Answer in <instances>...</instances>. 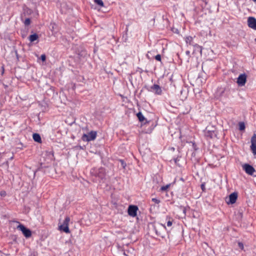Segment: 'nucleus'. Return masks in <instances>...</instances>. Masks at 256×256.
Instances as JSON below:
<instances>
[{"mask_svg":"<svg viewBox=\"0 0 256 256\" xmlns=\"http://www.w3.org/2000/svg\"><path fill=\"white\" fill-rule=\"evenodd\" d=\"M96 132L95 131H91L88 134H84L82 136V139L84 141L90 142L96 139Z\"/></svg>","mask_w":256,"mask_h":256,"instance_id":"nucleus-5","label":"nucleus"},{"mask_svg":"<svg viewBox=\"0 0 256 256\" xmlns=\"http://www.w3.org/2000/svg\"><path fill=\"white\" fill-rule=\"evenodd\" d=\"M30 20L29 18H26L24 22V24L26 26H28L30 24Z\"/></svg>","mask_w":256,"mask_h":256,"instance_id":"nucleus-21","label":"nucleus"},{"mask_svg":"<svg viewBox=\"0 0 256 256\" xmlns=\"http://www.w3.org/2000/svg\"><path fill=\"white\" fill-rule=\"evenodd\" d=\"M16 54L17 58H18V55L17 51H16Z\"/></svg>","mask_w":256,"mask_h":256,"instance_id":"nucleus-31","label":"nucleus"},{"mask_svg":"<svg viewBox=\"0 0 256 256\" xmlns=\"http://www.w3.org/2000/svg\"><path fill=\"white\" fill-rule=\"evenodd\" d=\"M32 138L34 140L38 142L41 143L42 142V139L40 138V136L38 134H34L32 136Z\"/></svg>","mask_w":256,"mask_h":256,"instance_id":"nucleus-14","label":"nucleus"},{"mask_svg":"<svg viewBox=\"0 0 256 256\" xmlns=\"http://www.w3.org/2000/svg\"><path fill=\"white\" fill-rule=\"evenodd\" d=\"M119 162L120 163L121 166L122 168H125V167L126 166V164L122 160H119Z\"/></svg>","mask_w":256,"mask_h":256,"instance_id":"nucleus-20","label":"nucleus"},{"mask_svg":"<svg viewBox=\"0 0 256 256\" xmlns=\"http://www.w3.org/2000/svg\"><path fill=\"white\" fill-rule=\"evenodd\" d=\"M238 246H240V248L242 249L244 248L243 244L241 242H238Z\"/></svg>","mask_w":256,"mask_h":256,"instance_id":"nucleus-30","label":"nucleus"},{"mask_svg":"<svg viewBox=\"0 0 256 256\" xmlns=\"http://www.w3.org/2000/svg\"><path fill=\"white\" fill-rule=\"evenodd\" d=\"M248 26L250 28L256 30V19L254 17H249L248 20Z\"/></svg>","mask_w":256,"mask_h":256,"instance_id":"nucleus-13","label":"nucleus"},{"mask_svg":"<svg viewBox=\"0 0 256 256\" xmlns=\"http://www.w3.org/2000/svg\"><path fill=\"white\" fill-rule=\"evenodd\" d=\"M242 168L247 174L256 177V171L252 166L244 164L242 166Z\"/></svg>","mask_w":256,"mask_h":256,"instance_id":"nucleus-2","label":"nucleus"},{"mask_svg":"<svg viewBox=\"0 0 256 256\" xmlns=\"http://www.w3.org/2000/svg\"><path fill=\"white\" fill-rule=\"evenodd\" d=\"M150 91L154 92L155 94L160 95L162 93L161 88L158 84H154L152 86L150 90Z\"/></svg>","mask_w":256,"mask_h":256,"instance_id":"nucleus-11","label":"nucleus"},{"mask_svg":"<svg viewBox=\"0 0 256 256\" xmlns=\"http://www.w3.org/2000/svg\"><path fill=\"white\" fill-rule=\"evenodd\" d=\"M136 116H137V117L138 118V120L140 122H143L144 120V119H145L144 117V116L142 115V113L141 112H138L136 114Z\"/></svg>","mask_w":256,"mask_h":256,"instance_id":"nucleus-17","label":"nucleus"},{"mask_svg":"<svg viewBox=\"0 0 256 256\" xmlns=\"http://www.w3.org/2000/svg\"><path fill=\"white\" fill-rule=\"evenodd\" d=\"M246 80V75L245 74H240L237 80V83L239 86H244Z\"/></svg>","mask_w":256,"mask_h":256,"instance_id":"nucleus-9","label":"nucleus"},{"mask_svg":"<svg viewBox=\"0 0 256 256\" xmlns=\"http://www.w3.org/2000/svg\"><path fill=\"white\" fill-rule=\"evenodd\" d=\"M18 228L21 230L24 235L27 238H30L32 236L31 231L26 228L24 225L20 224L18 226Z\"/></svg>","mask_w":256,"mask_h":256,"instance_id":"nucleus-7","label":"nucleus"},{"mask_svg":"<svg viewBox=\"0 0 256 256\" xmlns=\"http://www.w3.org/2000/svg\"><path fill=\"white\" fill-rule=\"evenodd\" d=\"M38 38V36L36 34H31L28 37V40L30 42H34L37 40Z\"/></svg>","mask_w":256,"mask_h":256,"instance_id":"nucleus-15","label":"nucleus"},{"mask_svg":"<svg viewBox=\"0 0 256 256\" xmlns=\"http://www.w3.org/2000/svg\"><path fill=\"white\" fill-rule=\"evenodd\" d=\"M200 187H201V188L203 192H204L205 190H206V188H205V184L204 183H202L201 186H200Z\"/></svg>","mask_w":256,"mask_h":256,"instance_id":"nucleus-26","label":"nucleus"},{"mask_svg":"<svg viewBox=\"0 0 256 256\" xmlns=\"http://www.w3.org/2000/svg\"><path fill=\"white\" fill-rule=\"evenodd\" d=\"M0 194L2 196H4L6 195V192L4 191H2L0 193Z\"/></svg>","mask_w":256,"mask_h":256,"instance_id":"nucleus-29","label":"nucleus"},{"mask_svg":"<svg viewBox=\"0 0 256 256\" xmlns=\"http://www.w3.org/2000/svg\"><path fill=\"white\" fill-rule=\"evenodd\" d=\"M172 220H168L167 222V226H172Z\"/></svg>","mask_w":256,"mask_h":256,"instance_id":"nucleus-28","label":"nucleus"},{"mask_svg":"<svg viewBox=\"0 0 256 256\" xmlns=\"http://www.w3.org/2000/svg\"><path fill=\"white\" fill-rule=\"evenodd\" d=\"M176 162H178V160H175V162L176 163Z\"/></svg>","mask_w":256,"mask_h":256,"instance_id":"nucleus-32","label":"nucleus"},{"mask_svg":"<svg viewBox=\"0 0 256 256\" xmlns=\"http://www.w3.org/2000/svg\"><path fill=\"white\" fill-rule=\"evenodd\" d=\"M155 59L158 61H161V56L160 54H157L155 56Z\"/></svg>","mask_w":256,"mask_h":256,"instance_id":"nucleus-23","label":"nucleus"},{"mask_svg":"<svg viewBox=\"0 0 256 256\" xmlns=\"http://www.w3.org/2000/svg\"><path fill=\"white\" fill-rule=\"evenodd\" d=\"M255 42H256V38L254 39Z\"/></svg>","mask_w":256,"mask_h":256,"instance_id":"nucleus-34","label":"nucleus"},{"mask_svg":"<svg viewBox=\"0 0 256 256\" xmlns=\"http://www.w3.org/2000/svg\"><path fill=\"white\" fill-rule=\"evenodd\" d=\"M40 58H41V60L44 62L46 60V56L44 54H42L41 55V56H40Z\"/></svg>","mask_w":256,"mask_h":256,"instance_id":"nucleus-27","label":"nucleus"},{"mask_svg":"<svg viewBox=\"0 0 256 256\" xmlns=\"http://www.w3.org/2000/svg\"><path fill=\"white\" fill-rule=\"evenodd\" d=\"M186 42L190 46H194V48H195L194 51L198 50V51H200V53H202V47L200 46L198 44H194V42H193V38L192 36H188L186 37Z\"/></svg>","mask_w":256,"mask_h":256,"instance_id":"nucleus-4","label":"nucleus"},{"mask_svg":"<svg viewBox=\"0 0 256 256\" xmlns=\"http://www.w3.org/2000/svg\"><path fill=\"white\" fill-rule=\"evenodd\" d=\"M152 230L155 232L156 236L164 238L166 227L162 224H158L152 226Z\"/></svg>","mask_w":256,"mask_h":256,"instance_id":"nucleus-1","label":"nucleus"},{"mask_svg":"<svg viewBox=\"0 0 256 256\" xmlns=\"http://www.w3.org/2000/svg\"><path fill=\"white\" fill-rule=\"evenodd\" d=\"M169 186H170V185H168V184H167L165 186H162L160 188V190L162 191H165V190H167V189L169 188Z\"/></svg>","mask_w":256,"mask_h":256,"instance_id":"nucleus-22","label":"nucleus"},{"mask_svg":"<svg viewBox=\"0 0 256 256\" xmlns=\"http://www.w3.org/2000/svg\"><path fill=\"white\" fill-rule=\"evenodd\" d=\"M91 173L102 180L104 179L106 176L105 170L103 168L92 169L91 170Z\"/></svg>","mask_w":256,"mask_h":256,"instance_id":"nucleus-3","label":"nucleus"},{"mask_svg":"<svg viewBox=\"0 0 256 256\" xmlns=\"http://www.w3.org/2000/svg\"><path fill=\"white\" fill-rule=\"evenodd\" d=\"M186 54L188 56V62L189 61V58H190V52L189 50H187L186 51Z\"/></svg>","mask_w":256,"mask_h":256,"instance_id":"nucleus-25","label":"nucleus"},{"mask_svg":"<svg viewBox=\"0 0 256 256\" xmlns=\"http://www.w3.org/2000/svg\"><path fill=\"white\" fill-rule=\"evenodd\" d=\"M70 221V218L69 217L66 218L62 224H61L60 226V230H62L66 233H69L70 230L68 228V223Z\"/></svg>","mask_w":256,"mask_h":256,"instance_id":"nucleus-6","label":"nucleus"},{"mask_svg":"<svg viewBox=\"0 0 256 256\" xmlns=\"http://www.w3.org/2000/svg\"><path fill=\"white\" fill-rule=\"evenodd\" d=\"M96 4L99 5L100 6H104V2L102 0H94Z\"/></svg>","mask_w":256,"mask_h":256,"instance_id":"nucleus-19","label":"nucleus"},{"mask_svg":"<svg viewBox=\"0 0 256 256\" xmlns=\"http://www.w3.org/2000/svg\"><path fill=\"white\" fill-rule=\"evenodd\" d=\"M138 210V208L137 206L134 205H130L128 208V214L132 217H134L137 214Z\"/></svg>","mask_w":256,"mask_h":256,"instance_id":"nucleus-8","label":"nucleus"},{"mask_svg":"<svg viewBox=\"0 0 256 256\" xmlns=\"http://www.w3.org/2000/svg\"><path fill=\"white\" fill-rule=\"evenodd\" d=\"M214 135H215V134L214 131L208 130L205 132V136L206 137H208L211 138H212Z\"/></svg>","mask_w":256,"mask_h":256,"instance_id":"nucleus-16","label":"nucleus"},{"mask_svg":"<svg viewBox=\"0 0 256 256\" xmlns=\"http://www.w3.org/2000/svg\"><path fill=\"white\" fill-rule=\"evenodd\" d=\"M238 194L236 192H234L229 196V200L227 202L228 204H234L236 202L238 198Z\"/></svg>","mask_w":256,"mask_h":256,"instance_id":"nucleus-12","label":"nucleus"},{"mask_svg":"<svg viewBox=\"0 0 256 256\" xmlns=\"http://www.w3.org/2000/svg\"><path fill=\"white\" fill-rule=\"evenodd\" d=\"M152 201L156 204H159L160 202V200L156 198H152Z\"/></svg>","mask_w":256,"mask_h":256,"instance_id":"nucleus-24","label":"nucleus"},{"mask_svg":"<svg viewBox=\"0 0 256 256\" xmlns=\"http://www.w3.org/2000/svg\"><path fill=\"white\" fill-rule=\"evenodd\" d=\"M254 2H256V0H253Z\"/></svg>","mask_w":256,"mask_h":256,"instance_id":"nucleus-35","label":"nucleus"},{"mask_svg":"<svg viewBox=\"0 0 256 256\" xmlns=\"http://www.w3.org/2000/svg\"><path fill=\"white\" fill-rule=\"evenodd\" d=\"M250 149L254 155L256 154V134H254L251 138Z\"/></svg>","mask_w":256,"mask_h":256,"instance_id":"nucleus-10","label":"nucleus"},{"mask_svg":"<svg viewBox=\"0 0 256 256\" xmlns=\"http://www.w3.org/2000/svg\"><path fill=\"white\" fill-rule=\"evenodd\" d=\"M176 162H178V160H175V162L176 163Z\"/></svg>","mask_w":256,"mask_h":256,"instance_id":"nucleus-33","label":"nucleus"},{"mask_svg":"<svg viewBox=\"0 0 256 256\" xmlns=\"http://www.w3.org/2000/svg\"><path fill=\"white\" fill-rule=\"evenodd\" d=\"M239 130H245V124L244 122H240L238 124Z\"/></svg>","mask_w":256,"mask_h":256,"instance_id":"nucleus-18","label":"nucleus"}]
</instances>
